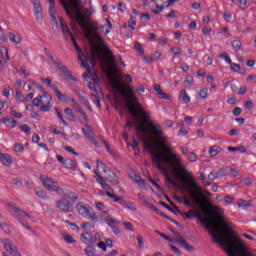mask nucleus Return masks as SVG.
<instances>
[{"instance_id": "c85d7f7f", "label": "nucleus", "mask_w": 256, "mask_h": 256, "mask_svg": "<svg viewBox=\"0 0 256 256\" xmlns=\"http://www.w3.org/2000/svg\"><path fill=\"white\" fill-rule=\"evenodd\" d=\"M179 99H181L182 103L187 105V103H191V97L187 94V90H182L179 94Z\"/></svg>"}, {"instance_id": "774afa93", "label": "nucleus", "mask_w": 256, "mask_h": 256, "mask_svg": "<svg viewBox=\"0 0 256 256\" xmlns=\"http://www.w3.org/2000/svg\"><path fill=\"white\" fill-rule=\"evenodd\" d=\"M125 83H133V77L130 74L124 75Z\"/></svg>"}, {"instance_id": "4c0bfd02", "label": "nucleus", "mask_w": 256, "mask_h": 256, "mask_svg": "<svg viewBox=\"0 0 256 256\" xmlns=\"http://www.w3.org/2000/svg\"><path fill=\"white\" fill-rule=\"evenodd\" d=\"M199 97L201 99H207V97H209V89L207 87H201Z\"/></svg>"}, {"instance_id": "e433bc0d", "label": "nucleus", "mask_w": 256, "mask_h": 256, "mask_svg": "<svg viewBox=\"0 0 256 256\" xmlns=\"http://www.w3.org/2000/svg\"><path fill=\"white\" fill-rule=\"evenodd\" d=\"M64 113L69 121H75V114H73V110H71V108H65Z\"/></svg>"}, {"instance_id": "f704fd0d", "label": "nucleus", "mask_w": 256, "mask_h": 256, "mask_svg": "<svg viewBox=\"0 0 256 256\" xmlns=\"http://www.w3.org/2000/svg\"><path fill=\"white\" fill-rule=\"evenodd\" d=\"M62 239L67 243L68 245H73V243H76L75 238H73L70 234L68 233H62Z\"/></svg>"}, {"instance_id": "423d86ee", "label": "nucleus", "mask_w": 256, "mask_h": 256, "mask_svg": "<svg viewBox=\"0 0 256 256\" xmlns=\"http://www.w3.org/2000/svg\"><path fill=\"white\" fill-rule=\"evenodd\" d=\"M60 27L62 28V33L64 37H70L72 44L74 45V48L76 49L78 53V59L81 62L82 65L86 69H89V67H93L95 65V56L93 54L86 52L83 53V50H81V47H79V44H77V40H75V36H73V33H71V30H69V26L65 23V19L60 18Z\"/></svg>"}, {"instance_id": "0eeeda50", "label": "nucleus", "mask_w": 256, "mask_h": 256, "mask_svg": "<svg viewBox=\"0 0 256 256\" xmlns=\"http://www.w3.org/2000/svg\"><path fill=\"white\" fill-rule=\"evenodd\" d=\"M40 181L47 191H50V193H57L59 197H69L71 199H77V196L75 195V192L67 189V188H61L59 187V183L53 179H51L47 175H41Z\"/></svg>"}, {"instance_id": "c9c22d12", "label": "nucleus", "mask_w": 256, "mask_h": 256, "mask_svg": "<svg viewBox=\"0 0 256 256\" xmlns=\"http://www.w3.org/2000/svg\"><path fill=\"white\" fill-rule=\"evenodd\" d=\"M174 209L176 213H179V215H182L184 218L187 219H193V210H189L188 212H181L177 206H174Z\"/></svg>"}, {"instance_id": "f03ea898", "label": "nucleus", "mask_w": 256, "mask_h": 256, "mask_svg": "<svg viewBox=\"0 0 256 256\" xmlns=\"http://www.w3.org/2000/svg\"><path fill=\"white\" fill-rule=\"evenodd\" d=\"M205 197H202L203 202L200 199L201 204L196 203L203 211H207V207L210 208L214 215V219H207L201 215V212L194 210L192 218L195 217L202 223L205 229H209L212 241L218 243L221 247L226 248V253L229 256H249V247L237 237L233 223L225 218V211L219 206L211 204V201L207 198V195H211L209 192H204Z\"/></svg>"}, {"instance_id": "cd10ccee", "label": "nucleus", "mask_w": 256, "mask_h": 256, "mask_svg": "<svg viewBox=\"0 0 256 256\" xmlns=\"http://www.w3.org/2000/svg\"><path fill=\"white\" fill-rule=\"evenodd\" d=\"M0 55H1V59H3V61H5V63L9 62L11 59L9 57V50L5 46L0 47Z\"/></svg>"}, {"instance_id": "5fc2aeb1", "label": "nucleus", "mask_w": 256, "mask_h": 256, "mask_svg": "<svg viewBox=\"0 0 256 256\" xmlns=\"http://www.w3.org/2000/svg\"><path fill=\"white\" fill-rule=\"evenodd\" d=\"M40 111H42V113H48V111H51V104H42Z\"/></svg>"}, {"instance_id": "79ce46f5", "label": "nucleus", "mask_w": 256, "mask_h": 256, "mask_svg": "<svg viewBox=\"0 0 256 256\" xmlns=\"http://www.w3.org/2000/svg\"><path fill=\"white\" fill-rule=\"evenodd\" d=\"M241 47H243V44L240 40H234L232 41V48L236 51H241Z\"/></svg>"}, {"instance_id": "680f3d73", "label": "nucleus", "mask_w": 256, "mask_h": 256, "mask_svg": "<svg viewBox=\"0 0 256 256\" xmlns=\"http://www.w3.org/2000/svg\"><path fill=\"white\" fill-rule=\"evenodd\" d=\"M104 145H105L108 153L110 155H112V157H115V151H113V149H111V145H109V143H107L106 141H104Z\"/></svg>"}, {"instance_id": "dca6fc26", "label": "nucleus", "mask_w": 256, "mask_h": 256, "mask_svg": "<svg viewBox=\"0 0 256 256\" xmlns=\"http://www.w3.org/2000/svg\"><path fill=\"white\" fill-rule=\"evenodd\" d=\"M33 11L38 25H43V9L39 0H32Z\"/></svg>"}, {"instance_id": "bb28decb", "label": "nucleus", "mask_w": 256, "mask_h": 256, "mask_svg": "<svg viewBox=\"0 0 256 256\" xmlns=\"http://www.w3.org/2000/svg\"><path fill=\"white\" fill-rule=\"evenodd\" d=\"M108 176L106 177V181H109L110 183H115V185H119V178H117V175L111 171V169H108Z\"/></svg>"}, {"instance_id": "bf43d9fd", "label": "nucleus", "mask_w": 256, "mask_h": 256, "mask_svg": "<svg viewBox=\"0 0 256 256\" xmlns=\"http://www.w3.org/2000/svg\"><path fill=\"white\" fill-rule=\"evenodd\" d=\"M160 205H162V207H165V209H168V211H171V213H177L175 211V209H173L171 206H169V204L163 202V201H160Z\"/></svg>"}, {"instance_id": "3c124183", "label": "nucleus", "mask_w": 256, "mask_h": 256, "mask_svg": "<svg viewBox=\"0 0 256 256\" xmlns=\"http://www.w3.org/2000/svg\"><path fill=\"white\" fill-rule=\"evenodd\" d=\"M230 69H232L235 73H239V71H241V65L231 62Z\"/></svg>"}, {"instance_id": "58836bf2", "label": "nucleus", "mask_w": 256, "mask_h": 256, "mask_svg": "<svg viewBox=\"0 0 256 256\" xmlns=\"http://www.w3.org/2000/svg\"><path fill=\"white\" fill-rule=\"evenodd\" d=\"M228 151H230V153H235V151H240V153H247V149L243 146L241 147L229 146Z\"/></svg>"}, {"instance_id": "69168bd1", "label": "nucleus", "mask_w": 256, "mask_h": 256, "mask_svg": "<svg viewBox=\"0 0 256 256\" xmlns=\"http://www.w3.org/2000/svg\"><path fill=\"white\" fill-rule=\"evenodd\" d=\"M123 225L127 231H133V224L131 222H123Z\"/></svg>"}, {"instance_id": "ddd939ff", "label": "nucleus", "mask_w": 256, "mask_h": 256, "mask_svg": "<svg viewBox=\"0 0 256 256\" xmlns=\"http://www.w3.org/2000/svg\"><path fill=\"white\" fill-rule=\"evenodd\" d=\"M82 121L84 124V127L82 128V133L84 137H86V139H88V141L92 143V145H95V147H97L98 143L97 139H95V128L89 125V117L87 116V119Z\"/></svg>"}, {"instance_id": "20e7f679", "label": "nucleus", "mask_w": 256, "mask_h": 256, "mask_svg": "<svg viewBox=\"0 0 256 256\" xmlns=\"http://www.w3.org/2000/svg\"><path fill=\"white\" fill-rule=\"evenodd\" d=\"M62 3V7L66 12V15L70 19H75L77 23H79L80 27L86 32L87 39L93 40L97 35V31H99V24L97 22H92L91 25L87 23L89 19H91V15H93V9H85L83 13H81V8L79 6V1L77 0H59Z\"/></svg>"}, {"instance_id": "f3484780", "label": "nucleus", "mask_w": 256, "mask_h": 256, "mask_svg": "<svg viewBox=\"0 0 256 256\" xmlns=\"http://www.w3.org/2000/svg\"><path fill=\"white\" fill-rule=\"evenodd\" d=\"M99 239H101V235H99V233L92 235L89 232H84L81 235V241L85 245H91L93 243H97V241H99Z\"/></svg>"}, {"instance_id": "2f4dec72", "label": "nucleus", "mask_w": 256, "mask_h": 256, "mask_svg": "<svg viewBox=\"0 0 256 256\" xmlns=\"http://www.w3.org/2000/svg\"><path fill=\"white\" fill-rule=\"evenodd\" d=\"M91 100L93 101L94 105H96V107H101V97H103V94H94L92 93L90 95Z\"/></svg>"}, {"instance_id": "09e8293b", "label": "nucleus", "mask_w": 256, "mask_h": 256, "mask_svg": "<svg viewBox=\"0 0 256 256\" xmlns=\"http://www.w3.org/2000/svg\"><path fill=\"white\" fill-rule=\"evenodd\" d=\"M19 73L20 75H24V79H28L29 75H31L29 72H27V69L25 68V66L20 67Z\"/></svg>"}, {"instance_id": "5701e85b", "label": "nucleus", "mask_w": 256, "mask_h": 256, "mask_svg": "<svg viewBox=\"0 0 256 256\" xmlns=\"http://www.w3.org/2000/svg\"><path fill=\"white\" fill-rule=\"evenodd\" d=\"M0 161L6 167H11L13 165V158L9 156V154H4L0 152Z\"/></svg>"}, {"instance_id": "6e6552de", "label": "nucleus", "mask_w": 256, "mask_h": 256, "mask_svg": "<svg viewBox=\"0 0 256 256\" xmlns=\"http://www.w3.org/2000/svg\"><path fill=\"white\" fill-rule=\"evenodd\" d=\"M8 209L11 215L19 221V223L24 227V229H27V231H31L33 233V228L29 225V223H25L23 219H30L32 223H37V219L35 216H32L28 214L25 210L19 208L15 203L10 202L8 203Z\"/></svg>"}, {"instance_id": "a19ab883", "label": "nucleus", "mask_w": 256, "mask_h": 256, "mask_svg": "<svg viewBox=\"0 0 256 256\" xmlns=\"http://www.w3.org/2000/svg\"><path fill=\"white\" fill-rule=\"evenodd\" d=\"M216 175L218 179H221L223 177H227L229 175V172L227 171V168H221L219 171L216 172Z\"/></svg>"}, {"instance_id": "ea45409f", "label": "nucleus", "mask_w": 256, "mask_h": 256, "mask_svg": "<svg viewBox=\"0 0 256 256\" xmlns=\"http://www.w3.org/2000/svg\"><path fill=\"white\" fill-rule=\"evenodd\" d=\"M74 93L79 97L80 101L87 98V96H85V92L79 88H74Z\"/></svg>"}, {"instance_id": "a878e982", "label": "nucleus", "mask_w": 256, "mask_h": 256, "mask_svg": "<svg viewBox=\"0 0 256 256\" xmlns=\"http://www.w3.org/2000/svg\"><path fill=\"white\" fill-rule=\"evenodd\" d=\"M63 165L66 169H70L71 171L77 170V161L73 159H65V162Z\"/></svg>"}, {"instance_id": "b1692460", "label": "nucleus", "mask_w": 256, "mask_h": 256, "mask_svg": "<svg viewBox=\"0 0 256 256\" xmlns=\"http://www.w3.org/2000/svg\"><path fill=\"white\" fill-rule=\"evenodd\" d=\"M1 121L7 129H15V127H17V120L13 118H3Z\"/></svg>"}, {"instance_id": "9b49d317", "label": "nucleus", "mask_w": 256, "mask_h": 256, "mask_svg": "<svg viewBox=\"0 0 256 256\" xmlns=\"http://www.w3.org/2000/svg\"><path fill=\"white\" fill-rule=\"evenodd\" d=\"M96 167L97 170H94V173L98 185H100L105 191H113V188H111V186L107 184V182H105V178H103V176L99 174V170L102 169L103 173H107L109 168H107V166H105V164L101 162V160H96Z\"/></svg>"}, {"instance_id": "412c9836", "label": "nucleus", "mask_w": 256, "mask_h": 256, "mask_svg": "<svg viewBox=\"0 0 256 256\" xmlns=\"http://www.w3.org/2000/svg\"><path fill=\"white\" fill-rule=\"evenodd\" d=\"M70 102L72 107H74V109H76V111L79 113L81 120L87 121V114L85 113V110H83V108L79 104H77V101L74 98H72Z\"/></svg>"}, {"instance_id": "f257e3e1", "label": "nucleus", "mask_w": 256, "mask_h": 256, "mask_svg": "<svg viewBox=\"0 0 256 256\" xmlns=\"http://www.w3.org/2000/svg\"><path fill=\"white\" fill-rule=\"evenodd\" d=\"M151 127L154 135H156L158 139H161L160 149H162V153H165L161 154V152H155V150H152L150 153V157L153 163L156 165L158 171L165 175L166 181L169 183V185H175V179L169 176V170L167 169V166L161 163H167L168 165H171L173 167L172 173L174 177L184 183L185 189L190 194L193 203H199L200 207H203V203H201V197H205V191H203L201 186H199L197 181H195V178H193V175L187 169V165L183 163L181 156L175 154L173 146L169 145V137L163 135L161 127L154 126L153 124H151Z\"/></svg>"}, {"instance_id": "7c9ffc66", "label": "nucleus", "mask_w": 256, "mask_h": 256, "mask_svg": "<svg viewBox=\"0 0 256 256\" xmlns=\"http://www.w3.org/2000/svg\"><path fill=\"white\" fill-rule=\"evenodd\" d=\"M54 111L59 119V121L62 123L64 127H69V123L65 120L63 117V112L59 111V108H54Z\"/></svg>"}, {"instance_id": "c756f323", "label": "nucleus", "mask_w": 256, "mask_h": 256, "mask_svg": "<svg viewBox=\"0 0 256 256\" xmlns=\"http://www.w3.org/2000/svg\"><path fill=\"white\" fill-rule=\"evenodd\" d=\"M34 193L35 195H37V197L43 199L44 201H47L49 199L43 188H35Z\"/></svg>"}, {"instance_id": "603ef678", "label": "nucleus", "mask_w": 256, "mask_h": 256, "mask_svg": "<svg viewBox=\"0 0 256 256\" xmlns=\"http://www.w3.org/2000/svg\"><path fill=\"white\" fill-rule=\"evenodd\" d=\"M10 114L15 117L16 119H21V117H23V114L17 112V110L11 108L10 109Z\"/></svg>"}, {"instance_id": "7ed1b4c3", "label": "nucleus", "mask_w": 256, "mask_h": 256, "mask_svg": "<svg viewBox=\"0 0 256 256\" xmlns=\"http://www.w3.org/2000/svg\"><path fill=\"white\" fill-rule=\"evenodd\" d=\"M111 86L112 89H115V91L121 93L122 97H125L126 107L129 113H131V115L134 117H141V121L137 122L136 124L138 131H142V133H147V131H149L150 136L143 140L144 149H146V151H155V143H157V145L161 148V139L157 137L155 133H153V127L151 125L154 127L159 126L162 131V135L164 137H167V135H165L161 124L150 121L151 113L143 109V106H141V102H139V98H137L135 91L129 87L125 89V87L120 85L119 81L117 80H111Z\"/></svg>"}, {"instance_id": "864d4df0", "label": "nucleus", "mask_w": 256, "mask_h": 256, "mask_svg": "<svg viewBox=\"0 0 256 256\" xmlns=\"http://www.w3.org/2000/svg\"><path fill=\"white\" fill-rule=\"evenodd\" d=\"M197 159H198L197 154H195L194 152H191L190 154H188V161H190V163H195Z\"/></svg>"}, {"instance_id": "e2e57ef3", "label": "nucleus", "mask_w": 256, "mask_h": 256, "mask_svg": "<svg viewBox=\"0 0 256 256\" xmlns=\"http://www.w3.org/2000/svg\"><path fill=\"white\" fill-rule=\"evenodd\" d=\"M134 181L138 185H145V181L143 179H141V176H139V175L134 176Z\"/></svg>"}, {"instance_id": "4d7b16f0", "label": "nucleus", "mask_w": 256, "mask_h": 256, "mask_svg": "<svg viewBox=\"0 0 256 256\" xmlns=\"http://www.w3.org/2000/svg\"><path fill=\"white\" fill-rule=\"evenodd\" d=\"M208 179L209 181H215L216 179H219V177L217 176V172L211 171L208 175Z\"/></svg>"}, {"instance_id": "6ab92c4d", "label": "nucleus", "mask_w": 256, "mask_h": 256, "mask_svg": "<svg viewBox=\"0 0 256 256\" xmlns=\"http://www.w3.org/2000/svg\"><path fill=\"white\" fill-rule=\"evenodd\" d=\"M50 8H49V15L51 17V25L53 29H57L59 27V24L57 23V17H55V1L49 0Z\"/></svg>"}, {"instance_id": "72a5a7b5", "label": "nucleus", "mask_w": 256, "mask_h": 256, "mask_svg": "<svg viewBox=\"0 0 256 256\" xmlns=\"http://www.w3.org/2000/svg\"><path fill=\"white\" fill-rule=\"evenodd\" d=\"M8 37L10 39V41H12V43H15L16 45H21V41H23V39L21 38V36H17L14 33L10 32L8 34Z\"/></svg>"}, {"instance_id": "6e6d98bb", "label": "nucleus", "mask_w": 256, "mask_h": 256, "mask_svg": "<svg viewBox=\"0 0 256 256\" xmlns=\"http://www.w3.org/2000/svg\"><path fill=\"white\" fill-rule=\"evenodd\" d=\"M14 151L16 153H23V151H25V147H23V145H21V144H15Z\"/></svg>"}, {"instance_id": "0e129e2a", "label": "nucleus", "mask_w": 256, "mask_h": 256, "mask_svg": "<svg viewBox=\"0 0 256 256\" xmlns=\"http://www.w3.org/2000/svg\"><path fill=\"white\" fill-rule=\"evenodd\" d=\"M40 81H42V83H44V85H46L47 87H51V78H40Z\"/></svg>"}, {"instance_id": "8fccbe9b", "label": "nucleus", "mask_w": 256, "mask_h": 256, "mask_svg": "<svg viewBox=\"0 0 256 256\" xmlns=\"http://www.w3.org/2000/svg\"><path fill=\"white\" fill-rule=\"evenodd\" d=\"M16 99L19 103H25V95L22 94L20 91H16Z\"/></svg>"}, {"instance_id": "a211bd4d", "label": "nucleus", "mask_w": 256, "mask_h": 256, "mask_svg": "<svg viewBox=\"0 0 256 256\" xmlns=\"http://www.w3.org/2000/svg\"><path fill=\"white\" fill-rule=\"evenodd\" d=\"M172 233L176 237L177 245H181V247H183L184 249H186V251H189L190 253L195 251V248L193 246H191L190 244H188L187 240H185V238H183V236L179 232L172 231Z\"/></svg>"}, {"instance_id": "13d9d810", "label": "nucleus", "mask_w": 256, "mask_h": 256, "mask_svg": "<svg viewBox=\"0 0 256 256\" xmlns=\"http://www.w3.org/2000/svg\"><path fill=\"white\" fill-rule=\"evenodd\" d=\"M96 209L97 211H105V209H107V207L105 206V204H103V202H96Z\"/></svg>"}, {"instance_id": "37998d69", "label": "nucleus", "mask_w": 256, "mask_h": 256, "mask_svg": "<svg viewBox=\"0 0 256 256\" xmlns=\"http://www.w3.org/2000/svg\"><path fill=\"white\" fill-rule=\"evenodd\" d=\"M170 53H172L173 54V59H175L176 57H179V55H181V48H179V47H172L171 49H170Z\"/></svg>"}, {"instance_id": "49530a36", "label": "nucleus", "mask_w": 256, "mask_h": 256, "mask_svg": "<svg viewBox=\"0 0 256 256\" xmlns=\"http://www.w3.org/2000/svg\"><path fill=\"white\" fill-rule=\"evenodd\" d=\"M134 48H135V51H137V53H139V55H143L145 53L143 46H141V44L138 42H135Z\"/></svg>"}, {"instance_id": "2eb2a0df", "label": "nucleus", "mask_w": 256, "mask_h": 256, "mask_svg": "<svg viewBox=\"0 0 256 256\" xmlns=\"http://www.w3.org/2000/svg\"><path fill=\"white\" fill-rule=\"evenodd\" d=\"M0 242L3 245L5 251H7V253H9V255L21 256L19 249L17 248L15 243L12 242V240H10L8 238H2L0 240Z\"/></svg>"}, {"instance_id": "4be33fe9", "label": "nucleus", "mask_w": 256, "mask_h": 256, "mask_svg": "<svg viewBox=\"0 0 256 256\" xmlns=\"http://www.w3.org/2000/svg\"><path fill=\"white\" fill-rule=\"evenodd\" d=\"M151 2L153 3L151 11L154 15H159V13H163V11H165V6H163V4H159L157 0H151Z\"/></svg>"}, {"instance_id": "338daca9", "label": "nucleus", "mask_w": 256, "mask_h": 256, "mask_svg": "<svg viewBox=\"0 0 256 256\" xmlns=\"http://www.w3.org/2000/svg\"><path fill=\"white\" fill-rule=\"evenodd\" d=\"M238 207H249V203L243 199L238 200Z\"/></svg>"}, {"instance_id": "c03bdc74", "label": "nucleus", "mask_w": 256, "mask_h": 256, "mask_svg": "<svg viewBox=\"0 0 256 256\" xmlns=\"http://www.w3.org/2000/svg\"><path fill=\"white\" fill-rule=\"evenodd\" d=\"M220 59H224L226 61V63H228V65H230L233 60H231V57H229V54H227V52H223L219 55Z\"/></svg>"}, {"instance_id": "a18cd8bd", "label": "nucleus", "mask_w": 256, "mask_h": 256, "mask_svg": "<svg viewBox=\"0 0 256 256\" xmlns=\"http://www.w3.org/2000/svg\"><path fill=\"white\" fill-rule=\"evenodd\" d=\"M19 128L26 135H31V128L27 124H22V125L19 126Z\"/></svg>"}, {"instance_id": "aec40b11", "label": "nucleus", "mask_w": 256, "mask_h": 256, "mask_svg": "<svg viewBox=\"0 0 256 256\" xmlns=\"http://www.w3.org/2000/svg\"><path fill=\"white\" fill-rule=\"evenodd\" d=\"M105 223L110 227L115 235H119L121 231L119 230V222L113 217H109L105 220Z\"/></svg>"}, {"instance_id": "393cba45", "label": "nucleus", "mask_w": 256, "mask_h": 256, "mask_svg": "<svg viewBox=\"0 0 256 256\" xmlns=\"http://www.w3.org/2000/svg\"><path fill=\"white\" fill-rule=\"evenodd\" d=\"M40 101L42 105H51V101H53V98L48 92L43 91V94L40 96Z\"/></svg>"}, {"instance_id": "052dcab7", "label": "nucleus", "mask_w": 256, "mask_h": 256, "mask_svg": "<svg viewBox=\"0 0 256 256\" xmlns=\"http://www.w3.org/2000/svg\"><path fill=\"white\" fill-rule=\"evenodd\" d=\"M82 103L85 104V107H86V109H88V111H90V112L93 111V107H91V103H89V99L84 98L82 100Z\"/></svg>"}, {"instance_id": "39448f33", "label": "nucleus", "mask_w": 256, "mask_h": 256, "mask_svg": "<svg viewBox=\"0 0 256 256\" xmlns=\"http://www.w3.org/2000/svg\"><path fill=\"white\" fill-rule=\"evenodd\" d=\"M101 53L105 55L108 63H115L113 52H111V49H109V46H107V43H105V40L99 39L98 47H94L92 49V53H90L91 55H93L95 59V64L93 66H89L88 68H86L85 65L82 64L84 69L88 71V73H86V77H89V75L91 76V79L88 83L89 90L93 91L94 93H96V95H100V96L102 95L103 92L101 91V87L99 86V76L97 74H94V75L91 74V68L97 65V59H100V61H102Z\"/></svg>"}, {"instance_id": "de8ad7c7", "label": "nucleus", "mask_w": 256, "mask_h": 256, "mask_svg": "<svg viewBox=\"0 0 256 256\" xmlns=\"http://www.w3.org/2000/svg\"><path fill=\"white\" fill-rule=\"evenodd\" d=\"M56 97H57L58 100L61 101V103L67 102V99H68L67 95H65L61 92H58V94H56Z\"/></svg>"}, {"instance_id": "4468645a", "label": "nucleus", "mask_w": 256, "mask_h": 256, "mask_svg": "<svg viewBox=\"0 0 256 256\" xmlns=\"http://www.w3.org/2000/svg\"><path fill=\"white\" fill-rule=\"evenodd\" d=\"M102 195H106L107 197H109L110 199H114L115 203H119V205H121L122 207H125V209H130V211H137V207H135V204H133L132 202H129L121 197H118L117 195L111 193V191H106L105 194Z\"/></svg>"}, {"instance_id": "1a4fd4ad", "label": "nucleus", "mask_w": 256, "mask_h": 256, "mask_svg": "<svg viewBox=\"0 0 256 256\" xmlns=\"http://www.w3.org/2000/svg\"><path fill=\"white\" fill-rule=\"evenodd\" d=\"M45 51L47 53L48 59L51 60L54 67H57L58 71H60V74L64 77V79H70V81H77V79H75V76L73 75V73H71V71L69 69H67V66L63 65V62L61 60L53 57L51 55V53L49 52V50L45 49Z\"/></svg>"}, {"instance_id": "9d476101", "label": "nucleus", "mask_w": 256, "mask_h": 256, "mask_svg": "<svg viewBox=\"0 0 256 256\" xmlns=\"http://www.w3.org/2000/svg\"><path fill=\"white\" fill-rule=\"evenodd\" d=\"M76 210L78 214L81 217H84V219H88L89 221H93L94 223H97L99 221V216L97 213H95V210L88 204H83V202H80L76 205Z\"/></svg>"}, {"instance_id": "f8f14e48", "label": "nucleus", "mask_w": 256, "mask_h": 256, "mask_svg": "<svg viewBox=\"0 0 256 256\" xmlns=\"http://www.w3.org/2000/svg\"><path fill=\"white\" fill-rule=\"evenodd\" d=\"M76 199L75 198H69V196H60L62 199L56 201V207L62 213H71L73 211V203L79 199V195L75 193Z\"/></svg>"}, {"instance_id": "473e14b6", "label": "nucleus", "mask_w": 256, "mask_h": 256, "mask_svg": "<svg viewBox=\"0 0 256 256\" xmlns=\"http://www.w3.org/2000/svg\"><path fill=\"white\" fill-rule=\"evenodd\" d=\"M222 149L221 147L214 145L209 149V156L210 157H217L219 153H221Z\"/></svg>"}]
</instances>
